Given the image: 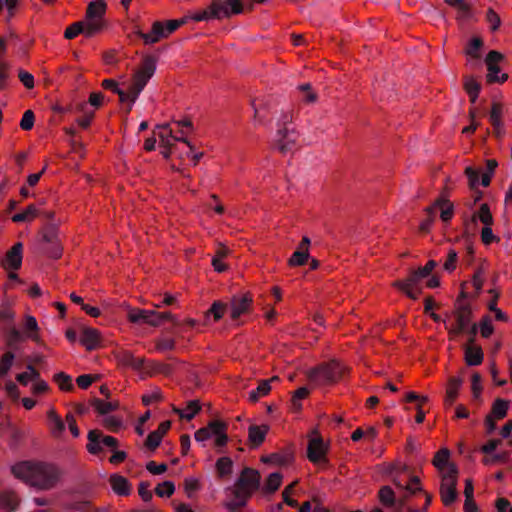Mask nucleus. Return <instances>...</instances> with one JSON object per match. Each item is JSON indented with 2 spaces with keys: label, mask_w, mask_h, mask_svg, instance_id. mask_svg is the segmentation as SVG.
Instances as JSON below:
<instances>
[{
  "label": "nucleus",
  "mask_w": 512,
  "mask_h": 512,
  "mask_svg": "<svg viewBox=\"0 0 512 512\" xmlns=\"http://www.w3.org/2000/svg\"><path fill=\"white\" fill-rule=\"evenodd\" d=\"M54 380L61 390L68 391L73 387L72 378L64 372L57 373Z\"/></svg>",
  "instance_id": "8fccbe9b"
},
{
  "label": "nucleus",
  "mask_w": 512,
  "mask_h": 512,
  "mask_svg": "<svg viewBox=\"0 0 512 512\" xmlns=\"http://www.w3.org/2000/svg\"><path fill=\"white\" fill-rule=\"evenodd\" d=\"M465 174L469 180V185L471 188H476L481 181H479L480 170L474 169L471 166H467L465 169Z\"/></svg>",
  "instance_id": "6e6d98bb"
},
{
  "label": "nucleus",
  "mask_w": 512,
  "mask_h": 512,
  "mask_svg": "<svg viewBox=\"0 0 512 512\" xmlns=\"http://www.w3.org/2000/svg\"><path fill=\"white\" fill-rule=\"evenodd\" d=\"M127 317L132 323L148 324L154 327L159 326L155 310L129 308Z\"/></svg>",
  "instance_id": "f3484780"
},
{
  "label": "nucleus",
  "mask_w": 512,
  "mask_h": 512,
  "mask_svg": "<svg viewBox=\"0 0 512 512\" xmlns=\"http://www.w3.org/2000/svg\"><path fill=\"white\" fill-rule=\"evenodd\" d=\"M226 493L228 499L225 506L230 512H236L239 508L243 507L252 494V492L239 486L237 483L233 487L227 488Z\"/></svg>",
  "instance_id": "2eb2a0df"
},
{
  "label": "nucleus",
  "mask_w": 512,
  "mask_h": 512,
  "mask_svg": "<svg viewBox=\"0 0 512 512\" xmlns=\"http://www.w3.org/2000/svg\"><path fill=\"white\" fill-rule=\"evenodd\" d=\"M233 462L229 457H221L216 462V469L220 476H226L231 474Z\"/></svg>",
  "instance_id": "c03bdc74"
},
{
  "label": "nucleus",
  "mask_w": 512,
  "mask_h": 512,
  "mask_svg": "<svg viewBox=\"0 0 512 512\" xmlns=\"http://www.w3.org/2000/svg\"><path fill=\"white\" fill-rule=\"evenodd\" d=\"M279 378L277 376H273L268 380H262L258 387L249 392L248 398L252 402L258 401L261 397L266 396L271 390V383L278 381Z\"/></svg>",
  "instance_id": "cd10ccee"
},
{
  "label": "nucleus",
  "mask_w": 512,
  "mask_h": 512,
  "mask_svg": "<svg viewBox=\"0 0 512 512\" xmlns=\"http://www.w3.org/2000/svg\"><path fill=\"white\" fill-rule=\"evenodd\" d=\"M502 59L503 55L497 51H490L486 56L485 63L488 69L487 80L489 82L503 83L507 80L508 76L506 74H500L499 63Z\"/></svg>",
  "instance_id": "dca6fc26"
},
{
  "label": "nucleus",
  "mask_w": 512,
  "mask_h": 512,
  "mask_svg": "<svg viewBox=\"0 0 512 512\" xmlns=\"http://www.w3.org/2000/svg\"><path fill=\"white\" fill-rule=\"evenodd\" d=\"M49 389L48 383L38 377V379H35L32 386L31 391L33 394H42L45 393Z\"/></svg>",
  "instance_id": "338daca9"
},
{
  "label": "nucleus",
  "mask_w": 512,
  "mask_h": 512,
  "mask_svg": "<svg viewBox=\"0 0 512 512\" xmlns=\"http://www.w3.org/2000/svg\"><path fill=\"white\" fill-rule=\"evenodd\" d=\"M99 375L91 376L89 374H83L77 377L76 382L82 389H87L93 381L97 380Z\"/></svg>",
  "instance_id": "774afa93"
},
{
  "label": "nucleus",
  "mask_w": 512,
  "mask_h": 512,
  "mask_svg": "<svg viewBox=\"0 0 512 512\" xmlns=\"http://www.w3.org/2000/svg\"><path fill=\"white\" fill-rule=\"evenodd\" d=\"M11 472L17 479L38 489L52 488L60 476L54 464L44 462H18L11 466Z\"/></svg>",
  "instance_id": "f03ea898"
},
{
  "label": "nucleus",
  "mask_w": 512,
  "mask_h": 512,
  "mask_svg": "<svg viewBox=\"0 0 512 512\" xmlns=\"http://www.w3.org/2000/svg\"><path fill=\"white\" fill-rule=\"evenodd\" d=\"M106 3L103 0H93L88 4L86 16L83 20L88 34H97L104 27Z\"/></svg>",
  "instance_id": "423d86ee"
},
{
  "label": "nucleus",
  "mask_w": 512,
  "mask_h": 512,
  "mask_svg": "<svg viewBox=\"0 0 512 512\" xmlns=\"http://www.w3.org/2000/svg\"><path fill=\"white\" fill-rule=\"evenodd\" d=\"M122 420L114 415H106L103 417V425L111 431H117L122 427Z\"/></svg>",
  "instance_id": "864d4df0"
},
{
  "label": "nucleus",
  "mask_w": 512,
  "mask_h": 512,
  "mask_svg": "<svg viewBox=\"0 0 512 512\" xmlns=\"http://www.w3.org/2000/svg\"><path fill=\"white\" fill-rule=\"evenodd\" d=\"M309 251L296 250L290 257L288 264L290 266H302L309 259Z\"/></svg>",
  "instance_id": "de8ad7c7"
},
{
  "label": "nucleus",
  "mask_w": 512,
  "mask_h": 512,
  "mask_svg": "<svg viewBox=\"0 0 512 512\" xmlns=\"http://www.w3.org/2000/svg\"><path fill=\"white\" fill-rule=\"evenodd\" d=\"M34 125V114L31 110H27L24 112L22 119L20 121V127L23 130H31Z\"/></svg>",
  "instance_id": "e2e57ef3"
},
{
  "label": "nucleus",
  "mask_w": 512,
  "mask_h": 512,
  "mask_svg": "<svg viewBox=\"0 0 512 512\" xmlns=\"http://www.w3.org/2000/svg\"><path fill=\"white\" fill-rule=\"evenodd\" d=\"M175 491V485L172 481H164L160 483L155 492L159 497H170Z\"/></svg>",
  "instance_id": "3c124183"
},
{
  "label": "nucleus",
  "mask_w": 512,
  "mask_h": 512,
  "mask_svg": "<svg viewBox=\"0 0 512 512\" xmlns=\"http://www.w3.org/2000/svg\"><path fill=\"white\" fill-rule=\"evenodd\" d=\"M200 410V405L198 401H190L187 406L183 409L177 410L179 416L181 418L191 420Z\"/></svg>",
  "instance_id": "79ce46f5"
},
{
  "label": "nucleus",
  "mask_w": 512,
  "mask_h": 512,
  "mask_svg": "<svg viewBox=\"0 0 512 512\" xmlns=\"http://www.w3.org/2000/svg\"><path fill=\"white\" fill-rule=\"evenodd\" d=\"M346 372V367L338 361L321 364L307 372L308 378L317 386L331 385L339 381Z\"/></svg>",
  "instance_id": "7ed1b4c3"
},
{
  "label": "nucleus",
  "mask_w": 512,
  "mask_h": 512,
  "mask_svg": "<svg viewBox=\"0 0 512 512\" xmlns=\"http://www.w3.org/2000/svg\"><path fill=\"white\" fill-rule=\"evenodd\" d=\"M156 130L155 133L159 138L160 147H173L176 142H183L192 151L193 145L183 136V131H181L180 136L175 135L169 123L157 125Z\"/></svg>",
  "instance_id": "f8f14e48"
},
{
  "label": "nucleus",
  "mask_w": 512,
  "mask_h": 512,
  "mask_svg": "<svg viewBox=\"0 0 512 512\" xmlns=\"http://www.w3.org/2000/svg\"><path fill=\"white\" fill-rule=\"evenodd\" d=\"M175 347V341L169 337L159 338L156 342V349L160 352H165L168 350H173Z\"/></svg>",
  "instance_id": "052dcab7"
},
{
  "label": "nucleus",
  "mask_w": 512,
  "mask_h": 512,
  "mask_svg": "<svg viewBox=\"0 0 512 512\" xmlns=\"http://www.w3.org/2000/svg\"><path fill=\"white\" fill-rule=\"evenodd\" d=\"M482 46V40L480 38H473L468 44L466 49V55L469 57V61L478 60V51Z\"/></svg>",
  "instance_id": "a18cd8bd"
},
{
  "label": "nucleus",
  "mask_w": 512,
  "mask_h": 512,
  "mask_svg": "<svg viewBox=\"0 0 512 512\" xmlns=\"http://www.w3.org/2000/svg\"><path fill=\"white\" fill-rule=\"evenodd\" d=\"M228 309V306L220 301H215L211 308L206 312V319L209 320V318L212 316L214 318V321L220 320L226 310Z\"/></svg>",
  "instance_id": "4c0bfd02"
},
{
  "label": "nucleus",
  "mask_w": 512,
  "mask_h": 512,
  "mask_svg": "<svg viewBox=\"0 0 512 512\" xmlns=\"http://www.w3.org/2000/svg\"><path fill=\"white\" fill-rule=\"evenodd\" d=\"M486 20L490 25V29L492 31H496L501 25L500 16L493 9H488L486 14Z\"/></svg>",
  "instance_id": "bf43d9fd"
},
{
  "label": "nucleus",
  "mask_w": 512,
  "mask_h": 512,
  "mask_svg": "<svg viewBox=\"0 0 512 512\" xmlns=\"http://www.w3.org/2000/svg\"><path fill=\"white\" fill-rule=\"evenodd\" d=\"M39 376H40L39 372L31 364H28L26 367V371L19 373L16 376V380L21 385L26 386L30 382H34L35 379H38Z\"/></svg>",
  "instance_id": "72a5a7b5"
},
{
  "label": "nucleus",
  "mask_w": 512,
  "mask_h": 512,
  "mask_svg": "<svg viewBox=\"0 0 512 512\" xmlns=\"http://www.w3.org/2000/svg\"><path fill=\"white\" fill-rule=\"evenodd\" d=\"M458 259V254L454 249H450L448 252L447 260L445 261L443 268L447 272H452L456 268V262Z\"/></svg>",
  "instance_id": "680f3d73"
},
{
  "label": "nucleus",
  "mask_w": 512,
  "mask_h": 512,
  "mask_svg": "<svg viewBox=\"0 0 512 512\" xmlns=\"http://www.w3.org/2000/svg\"><path fill=\"white\" fill-rule=\"evenodd\" d=\"M212 8L218 19L230 18L243 12L242 0H215Z\"/></svg>",
  "instance_id": "4468645a"
},
{
  "label": "nucleus",
  "mask_w": 512,
  "mask_h": 512,
  "mask_svg": "<svg viewBox=\"0 0 512 512\" xmlns=\"http://www.w3.org/2000/svg\"><path fill=\"white\" fill-rule=\"evenodd\" d=\"M327 451V446L323 442V440L317 436L316 432H313L312 437L309 440L308 447H307V457L308 459L313 462L317 463L321 461Z\"/></svg>",
  "instance_id": "aec40b11"
},
{
  "label": "nucleus",
  "mask_w": 512,
  "mask_h": 512,
  "mask_svg": "<svg viewBox=\"0 0 512 512\" xmlns=\"http://www.w3.org/2000/svg\"><path fill=\"white\" fill-rule=\"evenodd\" d=\"M47 425L54 438H61L65 432L66 424L54 408L47 411Z\"/></svg>",
  "instance_id": "b1692460"
},
{
  "label": "nucleus",
  "mask_w": 512,
  "mask_h": 512,
  "mask_svg": "<svg viewBox=\"0 0 512 512\" xmlns=\"http://www.w3.org/2000/svg\"><path fill=\"white\" fill-rule=\"evenodd\" d=\"M465 90L469 95L471 102H475L480 92L479 83L473 78H467L465 81Z\"/></svg>",
  "instance_id": "49530a36"
},
{
  "label": "nucleus",
  "mask_w": 512,
  "mask_h": 512,
  "mask_svg": "<svg viewBox=\"0 0 512 512\" xmlns=\"http://www.w3.org/2000/svg\"><path fill=\"white\" fill-rule=\"evenodd\" d=\"M58 233V228L55 225H47L41 232L42 242L45 245L43 249L49 257L54 259L62 255Z\"/></svg>",
  "instance_id": "9b49d317"
},
{
  "label": "nucleus",
  "mask_w": 512,
  "mask_h": 512,
  "mask_svg": "<svg viewBox=\"0 0 512 512\" xmlns=\"http://www.w3.org/2000/svg\"><path fill=\"white\" fill-rule=\"evenodd\" d=\"M110 484L113 491L119 495H128L130 492V485L123 476L112 475L110 477Z\"/></svg>",
  "instance_id": "7c9ffc66"
},
{
  "label": "nucleus",
  "mask_w": 512,
  "mask_h": 512,
  "mask_svg": "<svg viewBox=\"0 0 512 512\" xmlns=\"http://www.w3.org/2000/svg\"><path fill=\"white\" fill-rule=\"evenodd\" d=\"M115 358L117 363L122 367L130 368L135 371H140L145 363L144 358L136 357L131 351L124 349L117 351Z\"/></svg>",
  "instance_id": "412c9836"
},
{
  "label": "nucleus",
  "mask_w": 512,
  "mask_h": 512,
  "mask_svg": "<svg viewBox=\"0 0 512 512\" xmlns=\"http://www.w3.org/2000/svg\"><path fill=\"white\" fill-rule=\"evenodd\" d=\"M0 318L3 321H13L15 318V314L11 309V305L8 301H3L0 303Z\"/></svg>",
  "instance_id": "13d9d810"
},
{
  "label": "nucleus",
  "mask_w": 512,
  "mask_h": 512,
  "mask_svg": "<svg viewBox=\"0 0 512 512\" xmlns=\"http://www.w3.org/2000/svg\"><path fill=\"white\" fill-rule=\"evenodd\" d=\"M483 352L479 346H467L465 349V361L469 366L480 365L483 361Z\"/></svg>",
  "instance_id": "c756f323"
},
{
  "label": "nucleus",
  "mask_w": 512,
  "mask_h": 512,
  "mask_svg": "<svg viewBox=\"0 0 512 512\" xmlns=\"http://www.w3.org/2000/svg\"><path fill=\"white\" fill-rule=\"evenodd\" d=\"M378 497L382 505L394 508L396 511H400L405 501V496L403 494L396 496V493L390 486L381 487Z\"/></svg>",
  "instance_id": "6ab92c4d"
},
{
  "label": "nucleus",
  "mask_w": 512,
  "mask_h": 512,
  "mask_svg": "<svg viewBox=\"0 0 512 512\" xmlns=\"http://www.w3.org/2000/svg\"><path fill=\"white\" fill-rule=\"evenodd\" d=\"M281 483H282V475L280 473H276V472L271 473L267 478V481L263 487V490L266 493H273L280 487Z\"/></svg>",
  "instance_id": "a19ab883"
},
{
  "label": "nucleus",
  "mask_w": 512,
  "mask_h": 512,
  "mask_svg": "<svg viewBox=\"0 0 512 512\" xmlns=\"http://www.w3.org/2000/svg\"><path fill=\"white\" fill-rule=\"evenodd\" d=\"M92 405L94 409L103 417L119 407V403L116 401H104L101 399H95Z\"/></svg>",
  "instance_id": "2f4dec72"
},
{
  "label": "nucleus",
  "mask_w": 512,
  "mask_h": 512,
  "mask_svg": "<svg viewBox=\"0 0 512 512\" xmlns=\"http://www.w3.org/2000/svg\"><path fill=\"white\" fill-rule=\"evenodd\" d=\"M236 483L253 493L260 486V474L257 470L245 468Z\"/></svg>",
  "instance_id": "4be33fe9"
},
{
  "label": "nucleus",
  "mask_w": 512,
  "mask_h": 512,
  "mask_svg": "<svg viewBox=\"0 0 512 512\" xmlns=\"http://www.w3.org/2000/svg\"><path fill=\"white\" fill-rule=\"evenodd\" d=\"M22 243L18 242L6 253L2 266L6 270H18L22 265Z\"/></svg>",
  "instance_id": "5701e85b"
},
{
  "label": "nucleus",
  "mask_w": 512,
  "mask_h": 512,
  "mask_svg": "<svg viewBox=\"0 0 512 512\" xmlns=\"http://www.w3.org/2000/svg\"><path fill=\"white\" fill-rule=\"evenodd\" d=\"M455 320H443L445 328L452 336H457L464 332L471 321V309L469 304L463 303L458 299L454 311Z\"/></svg>",
  "instance_id": "0eeeda50"
},
{
  "label": "nucleus",
  "mask_w": 512,
  "mask_h": 512,
  "mask_svg": "<svg viewBox=\"0 0 512 512\" xmlns=\"http://www.w3.org/2000/svg\"><path fill=\"white\" fill-rule=\"evenodd\" d=\"M38 213L39 210L35 205H29L23 212L14 214L12 216V220L14 222H30L38 215Z\"/></svg>",
  "instance_id": "c9c22d12"
},
{
  "label": "nucleus",
  "mask_w": 512,
  "mask_h": 512,
  "mask_svg": "<svg viewBox=\"0 0 512 512\" xmlns=\"http://www.w3.org/2000/svg\"><path fill=\"white\" fill-rule=\"evenodd\" d=\"M87 350H93L99 344V332L94 328H85L79 339Z\"/></svg>",
  "instance_id": "bb28decb"
},
{
  "label": "nucleus",
  "mask_w": 512,
  "mask_h": 512,
  "mask_svg": "<svg viewBox=\"0 0 512 512\" xmlns=\"http://www.w3.org/2000/svg\"><path fill=\"white\" fill-rule=\"evenodd\" d=\"M298 89L305 93L304 101L307 103H314L317 100V95L311 90L309 83H304L298 86Z\"/></svg>",
  "instance_id": "0e129e2a"
},
{
  "label": "nucleus",
  "mask_w": 512,
  "mask_h": 512,
  "mask_svg": "<svg viewBox=\"0 0 512 512\" xmlns=\"http://www.w3.org/2000/svg\"><path fill=\"white\" fill-rule=\"evenodd\" d=\"M509 402L504 399H496L492 407V416L502 419L506 416Z\"/></svg>",
  "instance_id": "37998d69"
},
{
  "label": "nucleus",
  "mask_w": 512,
  "mask_h": 512,
  "mask_svg": "<svg viewBox=\"0 0 512 512\" xmlns=\"http://www.w3.org/2000/svg\"><path fill=\"white\" fill-rule=\"evenodd\" d=\"M227 426L225 423L214 420L208 423L206 427L198 429L195 434V440L198 443H203L208 439H214V443L218 447H223L228 442L226 433Z\"/></svg>",
  "instance_id": "39448f33"
},
{
  "label": "nucleus",
  "mask_w": 512,
  "mask_h": 512,
  "mask_svg": "<svg viewBox=\"0 0 512 512\" xmlns=\"http://www.w3.org/2000/svg\"><path fill=\"white\" fill-rule=\"evenodd\" d=\"M0 505L3 512H11L18 505V497L12 492L7 493L2 496Z\"/></svg>",
  "instance_id": "ea45409f"
},
{
  "label": "nucleus",
  "mask_w": 512,
  "mask_h": 512,
  "mask_svg": "<svg viewBox=\"0 0 512 512\" xmlns=\"http://www.w3.org/2000/svg\"><path fill=\"white\" fill-rule=\"evenodd\" d=\"M486 166L487 170L481 175V185L484 187L489 185L494 170L497 167V161L494 159H489L486 161Z\"/></svg>",
  "instance_id": "09e8293b"
},
{
  "label": "nucleus",
  "mask_w": 512,
  "mask_h": 512,
  "mask_svg": "<svg viewBox=\"0 0 512 512\" xmlns=\"http://www.w3.org/2000/svg\"><path fill=\"white\" fill-rule=\"evenodd\" d=\"M440 208V218L443 222H448L452 219L454 213V206L446 199H438L433 205L425 209L427 214H435L436 208Z\"/></svg>",
  "instance_id": "393cba45"
},
{
  "label": "nucleus",
  "mask_w": 512,
  "mask_h": 512,
  "mask_svg": "<svg viewBox=\"0 0 512 512\" xmlns=\"http://www.w3.org/2000/svg\"><path fill=\"white\" fill-rule=\"evenodd\" d=\"M117 445L118 441L116 438L112 436H104L98 430H91L88 433L87 450L91 454L99 453L102 451L103 447L114 449Z\"/></svg>",
  "instance_id": "ddd939ff"
},
{
  "label": "nucleus",
  "mask_w": 512,
  "mask_h": 512,
  "mask_svg": "<svg viewBox=\"0 0 512 512\" xmlns=\"http://www.w3.org/2000/svg\"><path fill=\"white\" fill-rule=\"evenodd\" d=\"M292 115L284 113L278 121V129L274 137V146L282 153L290 152L296 144L297 133L291 125Z\"/></svg>",
  "instance_id": "20e7f679"
},
{
  "label": "nucleus",
  "mask_w": 512,
  "mask_h": 512,
  "mask_svg": "<svg viewBox=\"0 0 512 512\" xmlns=\"http://www.w3.org/2000/svg\"><path fill=\"white\" fill-rule=\"evenodd\" d=\"M184 489L189 498H192L199 489V482L196 478L189 477L184 481Z\"/></svg>",
  "instance_id": "4d7b16f0"
},
{
  "label": "nucleus",
  "mask_w": 512,
  "mask_h": 512,
  "mask_svg": "<svg viewBox=\"0 0 512 512\" xmlns=\"http://www.w3.org/2000/svg\"><path fill=\"white\" fill-rule=\"evenodd\" d=\"M181 22L178 20H169L166 23L156 21L152 25L149 33L138 32V35L143 39L145 44H154L163 38L168 37L173 33Z\"/></svg>",
  "instance_id": "6e6552de"
},
{
  "label": "nucleus",
  "mask_w": 512,
  "mask_h": 512,
  "mask_svg": "<svg viewBox=\"0 0 512 512\" xmlns=\"http://www.w3.org/2000/svg\"><path fill=\"white\" fill-rule=\"evenodd\" d=\"M39 332L40 327L38 325L37 319L32 315H25L22 329L18 330L16 328H12L9 331V335L14 340L29 339L34 342H39Z\"/></svg>",
  "instance_id": "9d476101"
},
{
  "label": "nucleus",
  "mask_w": 512,
  "mask_h": 512,
  "mask_svg": "<svg viewBox=\"0 0 512 512\" xmlns=\"http://www.w3.org/2000/svg\"><path fill=\"white\" fill-rule=\"evenodd\" d=\"M449 455L450 453L447 449H442L438 451L434 457L433 464L438 469L441 476L445 475L450 468H456L454 464L448 462Z\"/></svg>",
  "instance_id": "a878e982"
},
{
  "label": "nucleus",
  "mask_w": 512,
  "mask_h": 512,
  "mask_svg": "<svg viewBox=\"0 0 512 512\" xmlns=\"http://www.w3.org/2000/svg\"><path fill=\"white\" fill-rule=\"evenodd\" d=\"M423 279L417 271L412 272L405 280L396 281L393 286L398 289H406L407 287H418V284Z\"/></svg>",
  "instance_id": "e433bc0d"
},
{
  "label": "nucleus",
  "mask_w": 512,
  "mask_h": 512,
  "mask_svg": "<svg viewBox=\"0 0 512 512\" xmlns=\"http://www.w3.org/2000/svg\"><path fill=\"white\" fill-rule=\"evenodd\" d=\"M457 468H450L441 476L440 495L445 506H450L457 499Z\"/></svg>",
  "instance_id": "1a4fd4ad"
},
{
  "label": "nucleus",
  "mask_w": 512,
  "mask_h": 512,
  "mask_svg": "<svg viewBox=\"0 0 512 512\" xmlns=\"http://www.w3.org/2000/svg\"><path fill=\"white\" fill-rule=\"evenodd\" d=\"M252 304V297L249 294L235 295L231 298L229 313L231 319L235 320L247 313Z\"/></svg>",
  "instance_id": "a211bd4d"
},
{
  "label": "nucleus",
  "mask_w": 512,
  "mask_h": 512,
  "mask_svg": "<svg viewBox=\"0 0 512 512\" xmlns=\"http://www.w3.org/2000/svg\"><path fill=\"white\" fill-rule=\"evenodd\" d=\"M462 385V380L458 377L451 378L448 382V386L446 389V403L452 404L456 397L458 396V392L460 390V387Z\"/></svg>",
  "instance_id": "473e14b6"
},
{
  "label": "nucleus",
  "mask_w": 512,
  "mask_h": 512,
  "mask_svg": "<svg viewBox=\"0 0 512 512\" xmlns=\"http://www.w3.org/2000/svg\"><path fill=\"white\" fill-rule=\"evenodd\" d=\"M80 33L84 34L86 37H92L94 34H88V31L86 29V24L84 21H79L71 26H69L64 33L65 38L72 39L79 35Z\"/></svg>",
  "instance_id": "f704fd0d"
},
{
  "label": "nucleus",
  "mask_w": 512,
  "mask_h": 512,
  "mask_svg": "<svg viewBox=\"0 0 512 512\" xmlns=\"http://www.w3.org/2000/svg\"><path fill=\"white\" fill-rule=\"evenodd\" d=\"M268 430V425H251L248 429V439L250 443L259 446L264 441Z\"/></svg>",
  "instance_id": "c85d7f7f"
},
{
  "label": "nucleus",
  "mask_w": 512,
  "mask_h": 512,
  "mask_svg": "<svg viewBox=\"0 0 512 512\" xmlns=\"http://www.w3.org/2000/svg\"><path fill=\"white\" fill-rule=\"evenodd\" d=\"M14 359H15V355H14V353H12L10 351L5 352L1 356V359H0V378L5 377L9 373L11 367L13 366Z\"/></svg>",
  "instance_id": "58836bf2"
},
{
  "label": "nucleus",
  "mask_w": 512,
  "mask_h": 512,
  "mask_svg": "<svg viewBox=\"0 0 512 512\" xmlns=\"http://www.w3.org/2000/svg\"><path fill=\"white\" fill-rule=\"evenodd\" d=\"M480 333L484 338H488L492 335L494 331V327L492 325L491 318L489 316H485L482 318L479 324Z\"/></svg>",
  "instance_id": "5fc2aeb1"
},
{
  "label": "nucleus",
  "mask_w": 512,
  "mask_h": 512,
  "mask_svg": "<svg viewBox=\"0 0 512 512\" xmlns=\"http://www.w3.org/2000/svg\"><path fill=\"white\" fill-rule=\"evenodd\" d=\"M475 217L479 219L484 224V226H491L493 223V217L487 204H482L480 206L479 211Z\"/></svg>",
  "instance_id": "603ef678"
},
{
  "label": "nucleus",
  "mask_w": 512,
  "mask_h": 512,
  "mask_svg": "<svg viewBox=\"0 0 512 512\" xmlns=\"http://www.w3.org/2000/svg\"><path fill=\"white\" fill-rule=\"evenodd\" d=\"M484 284V271L483 269H478L473 277H472V285L474 286L477 294H479L482 290Z\"/></svg>",
  "instance_id": "69168bd1"
},
{
  "label": "nucleus",
  "mask_w": 512,
  "mask_h": 512,
  "mask_svg": "<svg viewBox=\"0 0 512 512\" xmlns=\"http://www.w3.org/2000/svg\"><path fill=\"white\" fill-rule=\"evenodd\" d=\"M156 71V63L153 58H146L141 66L135 71L132 79L127 85L126 91L121 89L118 83L113 79H104L102 86L105 89L111 90L116 93L122 103L128 104V112L131 111L133 105L138 99L139 95L152 78Z\"/></svg>",
  "instance_id": "f257e3e1"
}]
</instances>
